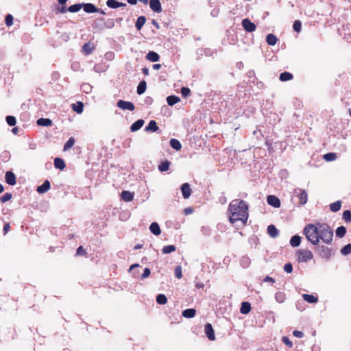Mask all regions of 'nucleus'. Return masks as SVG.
<instances>
[{
	"label": "nucleus",
	"mask_w": 351,
	"mask_h": 351,
	"mask_svg": "<svg viewBox=\"0 0 351 351\" xmlns=\"http://www.w3.org/2000/svg\"><path fill=\"white\" fill-rule=\"evenodd\" d=\"M228 212L229 221L231 223H235L240 221L243 226L246 224L249 217L248 205L244 200L235 199L231 201L228 206Z\"/></svg>",
	"instance_id": "1"
},
{
	"label": "nucleus",
	"mask_w": 351,
	"mask_h": 351,
	"mask_svg": "<svg viewBox=\"0 0 351 351\" xmlns=\"http://www.w3.org/2000/svg\"><path fill=\"white\" fill-rule=\"evenodd\" d=\"M319 241L322 240L327 245H330L333 239V230L326 223H317Z\"/></svg>",
	"instance_id": "2"
},
{
	"label": "nucleus",
	"mask_w": 351,
	"mask_h": 351,
	"mask_svg": "<svg viewBox=\"0 0 351 351\" xmlns=\"http://www.w3.org/2000/svg\"><path fill=\"white\" fill-rule=\"evenodd\" d=\"M303 233L306 239L313 245H317L319 244L318 230L316 224L308 223L303 230Z\"/></svg>",
	"instance_id": "3"
},
{
	"label": "nucleus",
	"mask_w": 351,
	"mask_h": 351,
	"mask_svg": "<svg viewBox=\"0 0 351 351\" xmlns=\"http://www.w3.org/2000/svg\"><path fill=\"white\" fill-rule=\"evenodd\" d=\"M315 252L318 254V255L324 259L328 260L332 256V249L326 245H318L315 249Z\"/></svg>",
	"instance_id": "4"
},
{
	"label": "nucleus",
	"mask_w": 351,
	"mask_h": 351,
	"mask_svg": "<svg viewBox=\"0 0 351 351\" xmlns=\"http://www.w3.org/2000/svg\"><path fill=\"white\" fill-rule=\"evenodd\" d=\"M298 261L299 262H307L313 258L312 252L308 250H300L297 252Z\"/></svg>",
	"instance_id": "5"
},
{
	"label": "nucleus",
	"mask_w": 351,
	"mask_h": 351,
	"mask_svg": "<svg viewBox=\"0 0 351 351\" xmlns=\"http://www.w3.org/2000/svg\"><path fill=\"white\" fill-rule=\"evenodd\" d=\"M293 195L299 198L300 204L304 205L306 204L308 200V195L305 190L297 188L294 189Z\"/></svg>",
	"instance_id": "6"
},
{
	"label": "nucleus",
	"mask_w": 351,
	"mask_h": 351,
	"mask_svg": "<svg viewBox=\"0 0 351 351\" xmlns=\"http://www.w3.org/2000/svg\"><path fill=\"white\" fill-rule=\"evenodd\" d=\"M117 106L122 110L133 111L135 109V106L132 102L125 100L118 101Z\"/></svg>",
	"instance_id": "7"
},
{
	"label": "nucleus",
	"mask_w": 351,
	"mask_h": 351,
	"mask_svg": "<svg viewBox=\"0 0 351 351\" xmlns=\"http://www.w3.org/2000/svg\"><path fill=\"white\" fill-rule=\"evenodd\" d=\"M241 23L244 29L247 32H252L256 30V25L248 19H243Z\"/></svg>",
	"instance_id": "8"
},
{
	"label": "nucleus",
	"mask_w": 351,
	"mask_h": 351,
	"mask_svg": "<svg viewBox=\"0 0 351 351\" xmlns=\"http://www.w3.org/2000/svg\"><path fill=\"white\" fill-rule=\"evenodd\" d=\"M5 182L9 185L14 186L16 184V177L11 171H8L5 173Z\"/></svg>",
	"instance_id": "9"
},
{
	"label": "nucleus",
	"mask_w": 351,
	"mask_h": 351,
	"mask_svg": "<svg viewBox=\"0 0 351 351\" xmlns=\"http://www.w3.org/2000/svg\"><path fill=\"white\" fill-rule=\"evenodd\" d=\"M267 202L269 205L276 208H278L280 207V200L278 197H277L275 195H268L267 197Z\"/></svg>",
	"instance_id": "10"
},
{
	"label": "nucleus",
	"mask_w": 351,
	"mask_h": 351,
	"mask_svg": "<svg viewBox=\"0 0 351 351\" xmlns=\"http://www.w3.org/2000/svg\"><path fill=\"white\" fill-rule=\"evenodd\" d=\"M82 8L86 13H96L99 11V8L90 3H82Z\"/></svg>",
	"instance_id": "11"
},
{
	"label": "nucleus",
	"mask_w": 351,
	"mask_h": 351,
	"mask_svg": "<svg viewBox=\"0 0 351 351\" xmlns=\"http://www.w3.org/2000/svg\"><path fill=\"white\" fill-rule=\"evenodd\" d=\"M204 330H205V333L209 340L213 341L215 339V331L213 328L211 324L207 323L205 325Z\"/></svg>",
	"instance_id": "12"
},
{
	"label": "nucleus",
	"mask_w": 351,
	"mask_h": 351,
	"mask_svg": "<svg viewBox=\"0 0 351 351\" xmlns=\"http://www.w3.org/2000/svg\"><path fill=\"white\" fill-rule=\"evenodd\" d=\"M180 189L184 199H188L191 196L192 191L189 183L182 184Z\"/></svg>",
	"instance_id": "13"
},
{
	"label": "nucleus",
	"mask_w": 351,
	"mask_h": 351,
	"mask_svg": "<svg viewBox=\"0 0 351 351\" xmlns=\"http://www.w3.org/2000/svg\"><path fill=\"white\" fill-rule=\"evenodd\" d=\"M149 7L155 12L160 13L162 12L161 3L159 0H150Z\"/></svg>",
	"instance_id": "14"
},
{
	"label": "nucleus",
	"mask_w": 351,
	"mask_h": 351,
	"mask_svg": "<svg viewBox=\"0 0 351 351\" xmlns=\"http://www.w3.org/2000/svg\"><path fill=\"white\" fill-rule=\"evenodd\" d=\"M50 182L48 180H46L40 186L37 187L36 191L40 194L45 193L50 189Z\"/></svg>",
	"instance_id": "15"
},
{
	"label": "nucleus",
	"mask_w": 351,
	"mask_h": 351,
	"mask_svg": "<svg viewBox=\"0 0 351 351\" xmlns=\"http://www.w3.org/2000/svg\"><path fill=\"white\" fill-rule=\"evenodd\" d=\"M108 7L112 9H117L120 7H125L127 5L125 3L119 2L116 0H108L106 1Z\"/></svg>",
	"instance_id": "16"
},
{
	"label": "nucleus",
	"mask_w": 351,
	"mask_h": 351,
	"mask_svg": "<svg viewBox=\"0 0 351 351\" xmlns=\"http://www.w3.org/2000/svg\"><path fill=\"white\" fill-rule=\"evenodd\" d=\"M159 130L156 122L154 120H151L148 125L145 127V130L146 132H155Z\"/></svg>",
	"instance_id": "17"
},
{
	"label": "nucleus",
	"mask_w": 351,
	"mask_h": 351,
	"mask_svg": "<svg viewBox=\"0 0 351 351\" xmlns=\"http://www.w3.org/2000/svg\"><path fill=\"white\" fill-rule=\"evenodd\" d=\"M267 233L272 238H276L279 235V231L273 224L268 226Z\"/></svg>",
	"instance_id": "18"
},
{
	"label": "nucleus",
	"mask_w": 351,
	"mask_h": 351,
	"mask_svg": "<svg viewBox=\"0 0 351 351\" xmlns=\"http://www.w3.org/2000/svg\"><path fill=\"white\" fill-rule=\"evenodd\" d=\"M36 123L38 125L45 127H49L53 124L52 121L48 118H40L36 121Z\"/></svg>",
	"instance_id": "19"
},
{
	"label": "nucleus",
	"mask_w": 351,
	"mask_h": 351,
	"mask_svg": "<svg viewBox=\"0 0 351 351\" xmlns=\"http://www.w3.org/2000/svg\"><path fill=\"white\" fill-rule=\"evenodd\" d=\"M144 123H145V121L143 119H138V120L136 121L130 126V130L132 132H136V131H138V130H140L143 127Z\"/></svg>",
	"instance_id": "20"
},
{
	"label": "nucleus",
	"mask_w": 351,
	"mask_h": 351,
	"mask_svg": "<svg viewBox=\"0 0 351 351\" xmlns=\"http://www.w3.org/2000/svg\"><path fill=\"white\" fill-rule=\"evenodd\" d=\"M149 230L151 232L156 236H158L161 233L160 228L158 223L156 222H153L151 223L149 226Z\"/></svg>",
	"instance_id": "21"
},
{
	"label": "nucleus",
	"mask_w": 351,
	"mask_h": 351,
	"mask_svg": "<svg viewBox=\"0 0 351 351\" xmlns=\"http://www.w3.org/2000/svg\"><path fill=\"white\" fill-rule=\"evenodd\" d=\"M121 197L125 202H130L134 199V193L128 191H123Z\"/></svg>",
	"instance_id": "22"
},
{
	"label": "nucleus",
	"mask_w": 351,
	"mask_h": 351,
	"mask_svg": "<svg viewBox=\"0 0 351 351\" xmlns=\"http://www.w3.org/2000/svg\"><path fill=\"white\" fill-rule=\"evenodd\" d=\"M196 310L194 308H187L182 311V315L186 318H193L195 316Z\"/></svg>",
	"instance_id": "23"
},
{
	"label": "nucleus",
	"mask_w": 351,
	"mask_h": 351,
	"mask_svg": "<svg viewBox=\"0 0 351 351\" xmlns=\"http://www.w3.org/2000/svg\"><path fill=\"white\" fill-rule=\"evenodd\" d=\"M251 310V304L247 302H243L240 308V312L241 314H247Z\"/></svg>",
	"instance_id": "24"
},
{
	"label": "nucleus",
	"mask_w": 351,
	"mask_h": 351,
	"mask_svg": "<svg viewBox=\"0 0 351 351\" xmlns=\"http://www.w3.org/2000/svg\"><path fill=\"white\" fill-rule=\"evenodd\" d=\"M301 243V237L298 235H293L290 239V245L293 247H298Z\"/></svg>",
	"instance_id": "25"
},
{
	"label": "nucleus",
	"mask_w": 351,
	"mask_h": 351,
	"mask_svg": "<svg viewBox=\"0 0 351 351\" xmlns=\"http://www.w3.org/2000/svg\"><path fill=\"white\" fill-rule=\"evenodd\" d=\"M146 58L151 62H158L160 60V56L155 51H149Z\"/></svg>",
	"instance_id": "26"
},
{
	"label": "nucleus",
	"mask_w": 351,
	"mask_h": 351,
	"mask_svg": "<svg viewBox=\"0 0 351 351\" xmlns=\"http://www.w3.org/2000/svg\"><path fill=\"white\" fill-rule=\"evenodd\" d=\"M293 78V74L289 72H283L280 74L279 80L282 82H287Z\"/></svg>",
	"instance_id": "27"
},
{
	"label": "nucleus",
	"mask_w": 351,
	"mask_h": 351,
	"mask_svg": "<svg viewBox=\"0 0 351 351\" xmlns=\"http://www.w3.org/2000/svg\"><path fill=\"white\" fill-rule=\"evenodd\" d=\"M146 88H147L146 82L145 80H142L141 82H140V83L138 84V85L137 86V89H136L137 94L138 95L143 94L146 90Z\"/></svg>",
	"instance_id": "28"
},
{
	"label": "nucleus",
	"mask_w": 351,
	"mask_h": 351,
	"mask_svg": "<svg viewBox=\"0 0 351 351\" xmlns=\"http://www.w3.org/2000/svg\"><path fill=\"white\" fill-rule=\"evenodd\" d=\"M72 109L77 114H80L83 112L84 104L81 101H77L72 105Z\"/></svg>",
	"instance_id": "29"
},
{
	"label": "nucleus",
	"mask_w": 351,
	"mask_h": 351,
	"mask_svg": "<svg viewBox=\"0 0 351 351\" xmlns=\"http://www.w3.org/2000/svg\"><path fill=\"white\" fill-rule=\"evenodd\" d=\"M180 101V99L176 95H170L167 97V102L169 106H173Z\"/></svg>",
	"instance_id": "30"
},
{
	"label": "nucleus",
	"mask_w": 351,
	"mask_h": 351,
	"mask_svg": "<svg viewBox=\"0 0 351 351\" xmlns=\"http://www.w3.org/2000/svg\"><path fill=\"white\" fill-rule=\"evenodd\" d=\"M54 166L56 169L62 170L65 167V162L62 158H56L54 160Z\"/></svg>",
	"instance_id": "31"
},
{
	"label": "nucleus",
	"mask_w": 351,
	"mask_h": 351,
	"mask_svg": "<svg viewBox=\"0 0 351 351\" xmlns=\"http://www.w3.org/2000/svg\"><path fill=\"white\" fill-rule=\"evenodd\" d=\"M145 21H146L145 16H141L138 17V19L136 21V23H135L136 28L138 30H141V28L143 27V26L144 25V24L145 23Z\"/></svg>",
	"instance_id": "32"
},
{
	"label": "nucleus",
	"mask_w": 351,
	"mask_h": 351,
	"mask_svg": "<svg viewBox=\"0 0 351 351\" xmlns=\"http://www.w3.org/2000/svg\"><path fill=\"white\" fill-rule=\"evenodd\" d=\"M169 143H170L171 147L176 151H179L182 148V145H181L180 142L176 138H171L170 140Z\"/></svg>",
	"instance_id": "33"
},
{
	"label": "nucleus",
	"mask_w": 351,
	"mask_h": 351,
	"mask_svg": "<svg viewBox=\"0 0 351 351\" xmlns=\"http://www.w3.org/2000/svg\"><path fill=\"white\" fill-rule=\"evenodd\" d=\"M277 40H278L277 37L272 34H269L266 36V42L267 43V44L269 45L273 46V45H276V43H277Z\"/></svg>",
	"instance_id": "34"
},
{
	"label": "nucleus",
	"mask_w": 351,
	"mask_h": 351,
	"mask_svg": "<svg viewBox=\"0 0 351 351\" xmlns=\"http://www.w3.org/2000/svg\"><path fill=\"white\" fill-rule=\"evenodd\" d=\"M302 298L305 301L311 304L315 303L318 300L317 297L310 294H303Z\"/></svg>",
	"instance_id": "35"
},
{
	"label": "nucleus",
	"mask_w": 351,
	"mask_h": 351,
	"mask_svg": "<svg viewBox=\"0 0 351 351\" xmlns=\"http://www.w3.org/2000/svg\"><path fill=\"white\" fill-rule=\"evenodd\" d=\"M170 165L171 162L169 161L165 160L158 165V169L161 172L167 171L169 170Z\"/></svg>",
	"instance_id": "36"
},
{
	"label": "nucleus",
	"mask_w": 351,
	"mask_h": 351,
	"mask_svg": "<svg viewBox=\"0 0 351 351\" xmlns=\"http://www.w3.org/2000/svg\"><path fill=\"white\" fill-rule=\"evenodd\" d=\"M82 8V3H76L68 8V12L71 13L77 12Z\"/></svg>",
	"instance_id": "37"
},
{
	"label": "nucleus",
	"mask_w": 351,
	"mask_h": 351,
	"mask_svg": "<svg viewBox=\"0 0 351 351\" xmlns=\"http://www.w3.org/2000/svg\"><path fill=\"white\" fill-rule=\"evenodd\" d=\"M335 233L337 237L343 238L346 233V228L343 226H339L337 228Z\"/></svg>",
	"instance_id": "38"
},
{
	"label": "nucleus",
	"mask_w": 351,
	"mask_h": 351,
	"mask_svg": "<svg viewBox=\"0 0 351 351\" xmlns=\"http://www.w3.org/2000/svg\"><path fill=\"white\" fill-rule=\"evenodd\" d=\"M341 201H337L330 204V209L332 212H337L341 209Z\"/></svg>",
	"instance_id": "39"
},
{
	"label": "nucleus",
	"mask_w": 351,
	"mask_h": 351,
	"mask_svg": "<svg viewBox=\"0 0 351 351\" xmlns=\"http://www.w3.org/2000/svg\"><path fill=\"white\" fill-rule=\"evenodd\" d=\"M286 296L285 294L283 292H277L275 294V300L278 303H282L285 300Z\"/></svg>",
	"instance_id": "40"
},
{
	"label": "nucleus",
	"mask_w": 351,
	"mask_h": 351,
	"mask_svg": "<svg viewBox=\"0 0 351 351\" xmlns=\"http://www.w3.org/2000/svg\"><path fill=\"white\" fill-rule=\"evenodd\" d=\"M156 300L159 304H165L167 302V298L165 294H158Z\"/></svg>",
	"instance_id": "41"
},
{
	"label": "nucleus",
	"mask_w": 351,
	"mask_h": 351,
	"mask_svg": "<svg viewBox=\"0 0 351 351\" xmlns=\"http://www.w3.org/2000/svg\"><path fill=\"white\" fill-rule=\"evenodd\" d=\"M176 250V246L173 245H169L164 246L162 249V252L163 254H169L171 252H173Z\"/></svg>",
	"instance_id": "42"
},
{
	"label": "nucleus",
	"mask_w": 351,
	"mask_h": 351,
	"mask_svg": "<svg viewBox=\"0 0 351 351\" xmlns=\"http://www.w3.org/2000/svg\"><path fill=\"white\" fill-rule=\"evenodd\" d=\"M75 143V138L73 137H71L69 138V140L66 142V143L64 145V150H68L70 148H71Z\"/></svg>",
	"instance_id": "43"
},
{
	"label": "nucleus",
	"mask_w": 351,
	"mask_h": 351,
	"mask_svg": "<svg viewBox=\"0 0 351 351\" xmlns=\"http://www.w3.org/2000/svg\"><path fill=\"white\" fill-rule=\"evenodd\" d=\"M324 158L326 161H332L337 158V154L335 153L330 152L324 154Z\"/></svg>",
	"instance_id": "44"
},
{
	"label": "nucleus",
	"mask_w": 351,
	"mask_h": 351,
	"mask_svg": "<svg viewBox=\"0 0 351 351\" xmlns=\"http://www.w3.org/2000/svg\"><path fill=\"white\" fill-rule=\"evenodd\" d=\"M5 120H6V122L7 123L10 125V126H14L16 125V118L14 117V116H12V115H8L5 117Z\"/></svg>",
	"instance_id": "45"
},
{
	"label": "nucleus",
	"mask_w": 351,
	"mask_h": 351,
	"mask_svg": "<svg viewBox=\"0 0 351 351\" xmlns=\"http://www.w3.org/2000/svg\"><path fill=\"white\" fill-rule=\"evenodd\" d=\"M341 253L343 254V255H348L350 254H351V243H349L346 245H345L341 250Z\"/></svg>",
	"instance_id": "46"
},
{
	"label": "nucleus",
	"mask_w": 351,
	"mask_h": 351,
	"mask_svg": "<svg viewBox=\"0 0 351 351\" xmlns=\"http://www.w3.org/2000/svg\"><path fill=\"white\" fill-rule=\"evenodd\" d=\"M343 219L347 223H351V212L349 210H346L343 213Z\"/></svg>",
	"instance_id": "47"
},
{
	"label": "nucleus",
	"mask_w": 351,
	"mask_h": 351,
	"mask_svg": "<svg viewBox=\"0 0 351 351\" xmlns=\"http://www.w3.org/2000/svg\"><path fill=\"white\" fill-rule=\"evenodd\" d=\"M68 12V8H66V5H61L60 6H58L56 8V14H64Z\"/></svg>",
	"instance_id": "48"
},
{
	"label": "nucleus",
	"mask_w": 351,
	"mask_h": 351,
	"mask_svg": "<svg viewBox=\"0 0 351 351\" xmlns=\"http://www.w3.org/2000/svg\"><path fill=\"white\" fill-rule=\"evenodd\" d=\"M11 198L12 194L10 193H6L0 197V201L1 203H5L6 202L10 200Z\"/></svg>",
	"instance_id": "49"
},
{
	"label": "nucleus",
	"mask_w": 351,
	"mask_h": 351,
	"mask_svg": "<svg viewBox=\"0 0 351 351\" xmlns=\"http://www.w3.org/2000/svg\"><path fill=\"white\" fill-rule=\"evenodd\" d=\"M301 27L302 23L298 20L295 21L293 25L294 31L296 32H300L301 31Z\"/></svg>",
	"instance_id": "50"
},
{
	"label": "nucleus",
	"mask_w": 351,
	"mask_h": 351,
	"mask_svg": "<svg viewBox=\"0 0 351 351\" xmlns=\"http://www.w3.org/2000/svg\"><path fill=\"white\" fill-rule=\"evenodd\" d=\"M5 23L7 26L10 27L13 24V16L12 14H8L5 16Z\"/></svg>",
	"instance_id": "51"
},
{
	"label": "nucleus",
	"mask_w": 351,
	"mask_h": 351,
	"mask_svg": "<svg viewBox=\"0 0 351 351\" xmlns=\"http://www.w3.org/2000/svg\"><path fill=\"white\" fill-rule=\"evenodd\" d=\"M175 276L178 279H180L182 277V267L180 265L176 267Z\"/></svg>",
	"instance_id": "52"
},
{
	"label": "nucleus",
	"mask_w": 351,
	"mask_h": 351,
	"mask_svg": "<svg viewBox=\"0 0 351 351\" xmlns=\"http://www.w3.org/2000/svg\"><path fill=\"white\" fill-rule=\"evenodd\" d=\"M181 94L182 97H187L191 95V90L187 87H182L181 88Z\"/></svg>",
	"instance_id": "53"
},
{
	"label": "nucleus",
	"mask_w": 351,
	"mask_h": 351,
	"mask_svg": "<svg viewBox=\"0 0 351 351\" xmlns=\"http://www.w3.org/2000/svg\"><path fill=\"white\" fill-rule=\"evenodd\" d=\"M83 49L87 54H90L93 51V48L90 47L88 43L84 45Z\"/></svg>",
	"instance_id": "54"
},
{
	"label": "nucleus",
	"mask_w": 351,
	"mask_h": 351,
	"mask_svg": "<svg viewBox=\"0 0 351 351\" xmlns=\"http://www.w3.org/2000/svg\"><path fill=\"white\" fill-rule=\"evenodd\" d=\"M282 341L289 348H291L293 346L292 342L290 341V339L287 337H285V336L282 337Z\"/></svg>",
	"instance_id": "55"
},
{
	"label": "nucleus",
	"mask_w": 351,
	"mask_h": 351,
	"mask_svg": "<svg viewBox=\"0 0 351 351\" xmlns=\"http://www.w3.org/2000/svg\"><path fill=\"white\" fill-rule=\"evenodd\" d=\"M284 270L287 272V273H291L292 271H293V265L291 263H286L284 266Z\"/></svg>",
	"instance_id": "56"
},
{
	"label": "nucleus",
	"mask_w": 351,
	"mask_h": 351,
	"mask_svg": "<svg viewBox=\"0 0 351 351\" xmlns=\"http://www.w3.org/2000/svg\"><path fill=\"white\" fill-rule=\"evenodd\" d=\"M151 271L148 267L144 269L143 273L141 275V278L145 279L149 276Z\"/></svg>",
	"instance_id": "57"
},
{
	"label": "nucleus",
	"mask_w": 351,
	"mask_h": 351,
	"mask_svg": "<svg viewBox=\"0 0 351 351\" xmlns=\"http://www.w3.org/2000/svg\"><path fill=\"white\" fill-rule=\"evenodd\" d=\"M106 27L111 29L114 26V21L112 19H109L106 22Z\"/></svg>",
	"instance_id": "58"
},
{
	"label": "nucleus",
	"mask_w": 351,
	"mask_h": 351,
	"mask_svg": "<svg viewBox=\"0 0 351 351\" xmlns=\"http://www.w3.org/2000/svg\"><path fill=\"white\" fill-rule=\"evenodd\" d=\"M293 335L298 338H302L304 337V333L299 330H294Z\"/></svg>",
	"instance_id": "59"
},
{
	"label": "nucleus",
	"mask_w": 351,
	"mask_h": 351,
	"mask_svg": "<svg viewBox=\"0 0 351 351\" xmlns=\"http://www.w3.org/2000/svg\"><path fill=\"white\" fill-rule=\"evenodd\" d=\"M76 253L77 255H84L85 254V250L82 246H80L77 247Z\"/></svg>",
	"instance_id": "60"
},
{
	"label": "nucleus",
	"mask_w": 351,
	"mask_h": 351,
	"mask_svg": "<svg viewBox=\"0 0 351 351\" xmlns=\"http://www.w3.org/2000/svg\"><path fill=\"white\" fill-rule=\"evenodd\" d=\"M249 263H250L249 259L243 257L242 262H241V265H243V267H245L248 266Z\"/></svg>",
	"instance_id": "61"
},
{
	"label": "nucleus",
	"mask_w": 351,
	"mask_h": 351,
	"mask_svg": "<svg viewBox=\"0 0 351 351\" xmlns=\"http://www.w3.org/2000/svg\"><path fill=\"white\" fill-rule=\"evenodd\" d=\"M264 282H271V283H274L275 282V279L269 276H267L264 280H263Z\"/></svg>",
	"instance_id": "62"
},
{
	"label": "nucleus",
	"mask_w": 351,
	"mask_h": 351,
	"mask_svg": "<svg viewBox=\"0 0 351 351\" xmlns=\"http://www.w3.org/2000/svg\"><path fill=\"white\" fill-rule=\"evenodd\" d=\"M246 75H247V76L249 78L254 77H255V72L253 70H250V71H247Z\"/></svg>",
	"instance_id": "63"
},
{
	"label": "nucleus",
	"mask_w": 351,
	"mask_h": 351,
	"mask_svg": "<svg viewBox=\"0 0 351 351\" xmlns=\"http://www.w3.org/2000/svg\"><path fill=\"white\" fill-rule=\"evenodd\" d=\"M201 231L204 234H206V235L210 234V231H209L208 228L206 227H202L201 229Z\"/></svg>",
	"instance_id": "64"
}]
</instances>
